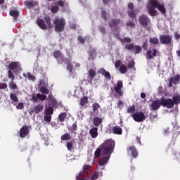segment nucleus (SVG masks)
<instances>
[{"label": "nucleus", "mask_w": 180, "mask_h": 180, "mask_svg": "<svg viewBox=\"0 0 180 180\" xmlns=\"http://www.w3.org/2000/svg\"><path fill=\"white\" fill-rule=\"evenodd\" d=\"M157 8L162 15L167 13V9L164 4H161L158 0H149L147 4L148 13L150 16H157V13H158L155 10Z\"/></svg>", "instance_id": "1"}, {"label": "nucleus", "mask_w": 180, "mask_h": 180, "mask_svg": "<svg viewBox=\"0 0 180 180\" xmlns=\"http://www.w3.org/2000/svg\"><path fill=\"white\" fill-rule=\"evenodd\" d=\"M115 141L112 139H108L101 144L100 146L101 148V156L112 155V153L115 150Z\"/></svg>", "instance_id": "2"}, {"label": "nucleus", "mask_w": 180, "mask_h": 180, "mask_svg": "<svg viewBox=\"0 0 180 180\" xmlns=\"http://www.w3.org/2000/svg\"><path fill=\"white\" fill-rule=\"evenodd\" d=\"M44 19L46 22L44 21L43 19H37L36 22L38 26L43 30H46V29H51V18H50V16H45Z\"/></svg>", "instance_id": "3"}, {"label": "nucleus", "mask_w": 180, "mask_h": 180, "mask_svg": "<svg viewBox=\"0 0 180 180\" xmlns=\"http://www.w3.org/2000/svg\"><path fill=\"white\" fill-rule=\"evenodd\" d=\"M180 103V95L174 96L172 99L165 98L163 100V105L167 108V109L172 108L174 105H179Z\"/></svg>", "instance_id": "4"}, {"label": "nucleus", "mask_w": 180, "mask_h": 180, "mask_svg": "<svg viewBox=\"0 0 180 180\" xmlns=\"http://www.w3.org/2000/svg\"><path fill=\"white\" fill-rule=\"evenodd\" d=\"M53 24L55 25V32H58L59 33L64 32L65 29V20L64 18H56Z\"/></svg>", "instance_id": "5"}, {"label": "nucleus", "mask_w": 180, "mask_h": 180, "mask_svg": "<svg viewBox=\"0 0 180 180\" xmlns=\"http://www.w3.org/2000/svg\"><path fill=\"white\" fill-rule=\"evenodd\" d=\"M164 101H165V98H161L160 100H155L150 105V108L152 110H158L161 106L163 108H167V105H164Z\"/></svg>", "instance_id": "6"}, {"label": "nucleus", "mask_w": 180, "mask_h": 180, "mask_svg": "<svg viewBox=\"0 0 180 180\" xmlns=\"http://www.w3.org/2000/svg\"><path fill=\"white\" fill-rule=\"evenodd\" d=\"M131 116L132 119H134V122H137V123H140L146 120V115H144V112L141 111L136 112L135 113L131 115Z\"/></svg>", "instance_id": "7"}, {"label": "nucleus", "mask_w": 180, "mask_h": 180, "mask_svg": "<svg viewBox=\"0 0 180 180\" xmlns=\"http://www.w3.org/2000/svg\"><path fill=\"white\" fill-rule=\"evenodd\" d=\"M160 41L161 44H171L172 43V36L171 35H160Z\"/></svg>", "instance_id": "8"}, {"label": "nucleus", "mask_w": 180, "mask_h": 180, "mask_svg": "<svg viewBox=\"0 0 180 180\" xmlns=\"http://www.w3.org/2000/svg\"><path fill=\"white\" fill-rule=\"evenodd\" d=\"M150 22V18L144 14L139 17V23L143 26V27H147Z\"/></svg>", "instance_id": "9"}, {"label": "nucleus", "mask_w": 180, "mask_h": 180, "mask_svg": "<svg viewBox=\"0 0 180 180\" xmlns=\"http://www.w3.org/2000/svg\"><path fill=\"white\" fill-rule=\"evenodd\" d=\"M127 6L128 9H129L127 11L128 16H129L131 19H136V18H137V15L134 13V4H133V3H129Z\"/></svg>", "instance_id": "10"}, {"label": "nucleus", "mask_w": 180, "mask_h": 180, "mask_svg": "<svg viewBox=\"0 0 180 180\" xmlns=\"http://www.w3.org/2000/svg\"><path fill=\"white\" fill-rule=\"evenodd\" d=\"M122 88H123V82L118 81L117 86L114 87V91L115 94H118V96H123V90H122Z\"/></svg>", "instance_id": "11"}, {"label": "nucleus", "mask_w": 180, "mask_h": 180, "mask_svg": "<svg viewBox=\"0 0 180 180\" xmlns=\"http://www.w3.org/2000/svg\"><path fill=\"white\" fill-rule=\"evenodd\" d=\"M126 50H129V51H132L135 54H139L141 52V47L140 46H126Z\"/></svg>", "instance_id": "12"}, {"label": "nucleus", "mask_w": 180, "mask_h": 180, "mask_svg": "<svg viewBox=\"0 0 180 180\" xmlns=\"http://www.w3.org/2000/svg\"><path fill=\"white\" fill-rule=\"evenodd\" d=\"M157 56V49H149L146 51V60H153Z\"/></svg>", "instance_id": "13"}, {"label": "nucleus", "mask_w": 180, "mask_h": 180, "mask_svg": "<svg viewBox=\"0 0 180 180\" xmlns=\"http://www.w3.org/2000/svg\"><path fill=\"white\" fill-rule=\"evenodd\" d=\"M29 133V127L23 125L20 129V137L21 139H25V137H26Z\"/></svg>", "instance_id": "14"}, {"label": "nucleus", "mask_w": 180, "mask_h": 180, "mask_svg": "<svg viewBox=\"0 0 180 180\" xmlns=\"http://www.w3.org/2000/svg\"><path fill=\"white\" fill-rule=\"evenodd\" d=\"M127 151L129 154L131 155V157L133 158H136L139 155V152H137V149H136V147L134 146H129L127 149Z\"/></svg>", "instance_id": "15"}, {"label": "nucleus", "mask_w": 180, "mask_h": 180, "mask_svg": "<svg viewBox=\"0 0 180 180\" xmlns=\"http://www.w3.org/2000/svg\"><path fill=\"white\" fill-rule=\"evenodd\" d=\"M68 131L72 134L77 135V130H78V125L77 124V122H75L72 126L68 127Z\"/></svg>", "instance_id": "16"}, {"label": "nucleus", "mask_w": 180, "mask_h": 180, "mask_svg": "<svg viewBox=\"0 0 180 180\" xmlns=\"http://www.w3.org/2000/svg\"><path fill=\"white\" fill-rule=\"evenodd\" d=\"M89 77L87 78V81L89 84H92V82L94 81V78L96 77V72L93 69H91L89 70Z\"/></svg>", "instance_id": "17"}, {"label": "nucleus", "mask_w": 180, "mask_h": 180, "mask_svg": "<svg viewBox=\"0 0 180 180\" xmlns=\"http://www.w3.org/2000/svg\"><path fill=\"white\" fill-rule=\"evenodd\" d=\"M99 72L101 75H104L105 78H106V79H108V81H110V79H112V77H110V73L106 71V70L101 68L99 70Z\"/></svg>", "instance_id": "18"}, {"label": "nucleus", "mask_w": 180, "mask_h": 180, "mask_svg": "<svg viewBox=\"0 0 180 180\" xmlns=\"http://www.w3.org/2000/svg\"><path fill=\"white\" fill-rule=\"evenodd\" d=\"M89 54L90 58H89V60H95V58H96V56H98V53H96V49L92 47L90 48Z\"/></svg>", "instance_id": "19"}, {"label": "nucleus", "mask_w": 180, "mask_h": 180, "mask_svg": "<svg viewBox=\"0 0 180 180\" xmlns=\"http://www.w3.org/2000/svg\"><path fill=\"white\" fill-rule=\"evenodd\" d=\"M109 158H110V155H104V157L99 160L98 165H105V164H108Z\"/></svg>", "instance_id": "20"}, {"label": "nucleus", "mask_w": 180, "mask_h": 180, "mask_svg": "<svg viewBox=\"0 0 180 180\" xmlns=\"http://www.w3.org/2000/svg\"><path fill=\"white\" fill-rule=\"evenodd\" d=\"M120 24V19L114 18L111 20L109 22L110 27H115V26H117Z\"/></svg>", "instance_id": "21"}, {"label": "nucleus", "mask_w": 180, "mask_h": 180, "mask_svg": "<svg viewBox=\"0 0 180 180\" xmlns=\"http://www.w3.org/2000/svg\"><path fill=\"white\" fill-rule=\"evenodd\" d=\"M89 134L92 139H96L98 137V128L94 127L89 130Z\"/></svg>", "instance_id": "22"}, {"label": "nucleus", "mask_w": 180, "mask_h": 180, "mask_svg": "<svg viewBox=\"0 0 180 180\" xmlns=\"http://www.w3.org/2000/svg\"><path fill=\"white\" fill-rule=\"evenodd\" d=\"M112 132L114 134H118L120 136H122L123 131L122 130V128L119 126H115L112 127Z\"/></svg>", "instance_id": "23"}, {"label": "nucleus", "mask_w": 180, "mask_h": 180, "mask_svg": "<svg viewBox=\"0 0 180 180\" xmlns=\"http://www.w3.org/2000/svg\"><path fill=\"white\" fill-rule=\"evenodd\" d=\"M88 96H84L80 98L79 105H80L82 108H84V106L88 104Z\"/></svg>", "instance_id": "24"}, {"label": "nucleus", "mask_w": 180, "mask_h": 180, "mask_svg": "<svg viewBox=\"0 0 180 180\" xmlns=\"http://www.w3.org/2000/svg\"><path fill=\"white\" fill-rule=\"evenodd\" d=\"M18 67H19V62H11L8 65V68L10 71H12L15 70V68H18Z\"/></svg>", "instance_id": "25"}, {"label": "nucleus", "mask_w": 180, "mask_h": 180, "mask_svg": "<svg viewBox=\"0 0 180 180\" xmlns=\"http://www.w3.org/2000/svg\"><path fill=\"white\" fill-rule=\"evenodd\" d=\"M93 123H94V126H96V127H98L102 123V119L100 118L99 117H95L93 119Z\"/></svg>", "instance_id": "26"}, {"label": "nucleus", "mask_w": 180, "mask_h": 180, "mask_svg": "<svg viewBox=\"0 0 180 180\" xmlns=\"http://www.w3.org/2000/svg\"><path fill=\"white\" fill-rule=\"evenodd\" d=\"M172 133V144L173 146H175V139L178 137V136H179L180 131L179 130H173Z\"/></svg>", "instance_id": "27"}, {"label": "nucleus", "mask_w": 180, "mask_h": 180, "mask_svg": "<svg viewBox=\"0 0 180 180\" xmlns=\"http://www.w3.org/2000/svg\"><path fill=\"white\" fill-rule=\"evenodd\" d=\"M60 139L62 141H70V140H71V135L70 134L66 133L62 135Z\"/></svg>", "instance_id": "28"}, {"label": "nucleus", "mask_w": 180, "mask_h": 180, "mask_svg": "<svg viewBox=\"0 0 180 180\" xmlns=\"http://www.w3.org/2000/svg\"><path fill=\"white\" fill-rule=\"evenodd\" d=\"M89 169H91V165H84L83 166V171L79 172V175H84V174H86V172H88V171H89Z\"/></svg>", "instance_id": "29"}, {"label": "nucleus", "mask_w": 180, "mask_h": 180, "mask_svg": "<svg viewBox=\"0 0 180 180\" xmlns=\"http://www.w3.org/2000/svg\"><path fill=\"white\" fill-rule=\"evenodd\" d=\"M43 109H44V107L41 104H39L37 106L34 107V110L35 113H40V112H43Z\"/></svg>", "instance_id": "30"}, {"label": "nucleus", "mask_w": 180, "mask_h": 180, "mask_svg": "<svg viewBox=\"0 0 180 180\" xmlns=\"http://www.w3.org/2000/svg\"><path fill=\"white\" fill-rule=\"evenodd\" d=\"M24 4L27 6V8H28V9H30L32 8H34V6L36 5V2H34V1H25Z\"/></svg>", "instance_id": "31"}, {"label": "nucleus", "mask_w": 180, "mask_h": 180, "mask_svg": "<svg viewBox=\"0 0 180 180\" xmlns=\"http://www.w3.org/2000/svg\"><path fill=\"white\" fill-rule=\"evenodd\" d=\"M68 59L67 58H64V56H60L58 58H56V61L58 64H63L64 62H67Z\"/></svg>", "instance_id": "32"}, {"label": "nucleus", "mask_w": 180, "mask_h": 180, "mask_svg": "<svg viewBox=\"0 0 180 180\" xmlns=\"http://www.w3.org/2000/svg\"><path fill=\"white\" fill-rule=\"evenodd\" d=\"M127 113H131V115H134L136 112V105H132L131 106L129 107L127 110Z\"/></svg>", "instance_id": "33"}, {"label": "nucleus", "mask_w": 180, "mask_h": 180, "mask_svg": "<svg viewBox=\"0 0 180 180\" xmlns=\"http://www.w3.org/2000/svg\"><path fill=\"white\" fill-rule=\"evenodd\" d=\"M10 15L11 16H13V18L16 19L18 16H19V11L18 10H11L10 11Z\"/></svg>", "instance_id": "34"}, {"label": "nucleus", "mask_w": 180, "mask_h": 180, "mask_svg": "<svg viewBox=\"0 0 180 180\" xmlns=\"http://www.w3.org/2000/svg\"><path fill=\"white\" fill-rule=\"evenodd\" d=\"M77 40H78V41H79L82 44H84V43H85V41H86V40H89V37H82V36H79V37H77Z\"/></svg>", "instance_id": "35"}, {"label": "nucleus", "mask_w": 180, "mask_h": 180, "mask_svg": "<svg viewBox=\"0 0 180 180\" xmlns=\"http://www.w3.org/2000/svg\"><path fill=\"white\" fill-rule=\"evenodd\" d=\"M65 117H67V112H62L58 115L59 122H64L65 120Z\"/></svg>", "instance_id": "36"}, {"label": "nucleus", "mask_w": 180, "mask_h": 180, "mask_svg": "<svg viewBox=\"0 0 180 180\" xmlns=\"http://www.w3.org/2000/svg\"><path fill=\"white\" fill-rule=\"evenodd\" d=\"M54 113V109L53 107H49L48 108L45 109V115H49L51 116Z\"/></svg>", "instance_id": "37"}, {"label": "nucleus", "mask_w": 180, "mask_h": 180, "mask_svg": "<svg viewBox=\"0 0 180 180\" xmlns=\"http://www.w3.org/2000/svg\"><path fill=\"white\" fill-rule=\"evenodd\" d=\"M120 72H121V74H126V72H127V66H126V65H121L120 67Z\"/></svg>", "instance_id": "38"}, {"label": "nucleus", "mask_w": 180, "mask_h": 180, "mask_svg": "<svg viewBox=\"0 0 180 180\" xmlns=\"http://www.w3.org/2000/svg\"><path fill=\"white\" fill-rule=\"evenodd\" d=\"M10 98L11 99V101H13V102H18L19 98H18V96H16V94L15 93H12L10 94Z\"/></svg>", "instance_id": "39"}, {"label": "nucleus", "mask_w": 180, "mask_h": 180, "mask_svg": "<svg viewBox=\"0 0 180 180\" xmlns=\"http://www.w3.org/2000/svg\"><path fill=\"white\" fill-rule=\"evenodd\" d=\"M8 78L11 80V82H13V81H15V75H13L12 70L8 71Z\"/></svg>", "instance_id": "40"}, {"label": "nucleus", "mask_w": 180, "mask_h": 180, "mask_svg": "<svg viewBox=\"0 0 180 180\" xmlns=\"http://www.w3.org/2000/svg\"><path fill=\"white\" fill-rule=\"evenodd\" d=\"M101 153H102V148H101V146H99V148H97L94 153L95 158H99V157H101Z\"/></svg>", "instance_id": "41"}, {"label": "nucleus", "mask_w": 180, "mask_h": 180, "mask_svg": "<svg viewBox=\"0 0 180 180\" xmlns=\"http://www.w3.org/2000/svg\"><path fill=\"white\" fill-rule=\"evenodd\" d=\"M66 64L68 71H69V72H72V64H71L69 59L66 61Z\"/></svg>", "instance_id": "42"}, {"label": "nucleus", "mask_w": 180, "mask_h": 180, "mask_svg": "<svg viewBox=\"0 0 180 180\" xmlns=\"http://www.w3.org/2000/svg\"><path fill=\"white\" fill-rule=\"evenodd\" d=\"M40 92H41V94H44V95H49L50 91H49V89L45 86H41L40 88Z\"/></svg>", "instance_id": "43"}, {"label": "nucleus", "mask_w": 180, "mask_h": 180, "mask_svg": "<svg viewBox=\"0 0 180 180\" xmlns=\"http://www.w3.org/2000/svg\"><path fill=\"white\" fill-rule=\"evenodd\" d=\"M27 77L30 81H36V76L32 75L30 72L27 73Z\"/></svg>", "instance_id": "44"}, {"label": "nucleus", "mask_w": 180, "mask_h": 180, "mask_svg": "<svg viewBox=\"0 0 180 180\" xmlns=\"http://www.w3.org/2000/svg\"><path fill=\"white\" fill-rule=\"evenodd\" d=\"M58 11H60V7H58V6H53L51 8V12H52V13H57Z\"/></svg>", "instance_id": "45"}, {"label": "nucleus", "mask_w": 180, "mask_h": 180, "mask_svg": "<svg viewBox=\"0 0 180 180\" xmlns=\"http://www.w3.org/2000/svg\"><path fill=\"white\" fill-rule=\"evenodd\" d=\"M150 43H151V44H159L160 41L158 40V38H150Z\"/></svg>", "instance_id": "46"}, {"label": "nucleus", "mask_w": 180, "mask_h": 180, "mask_svg": "<svg viewBox=\"0 0 180 180\" xmlns=\"http://www.w3.org/2000/svg\"><path fill=\"white\" fill-rule=\"evenodd\" d=\"M120 41H121V43H131V39L129 37H125L123 39H120Z\"/></svg>", "instance_id": "47"}, {"label": "nucleus", "mask_w": 180, "mask_h": 180, "mask_svg": "<svg viewBox=\"0 0 180 180\" xmlns=\"http://www.w3.org/2000/svg\"><path fill=\"white\" fill-rule=\"evenodd\" d=\"M108 15V13H106V11L104 9L101 10V17L103 18V20H108V17H106Z\"/></svg>", "instance_id": "48"}, {"label": "nucleus", "mask_w": 180, "mask_h": 180, "mask_svg": "<svg viewBox=\"0 0 180 180\" xmlns=\"http://www.w3.org/2000/svg\"><path fill=\"white\" fill-rule=\"evenodd\" d=\"M98 109H99V103H93V105H92L93 112H96V110H98Z\"/></svg>", "instance_id": "49"}, {"label": "nucleus", "mask_w": 180, "mask_h": 180, "mask_svg": "<svg viewBox=\"0 0 180 180\" xmlns=\"http://www.w3.org/2000/svg\"><path fill=\"white\" fill-rule=\"evenodd\" d=\"M180 80V75H176L174 76V79H172L173 83L174 84H178Z\"/></svg>", "instance_id": "50"}, {"label": "nucleus", "mask_w": 180, "mask_h": 180, "mask_svg": "<svg viewBox=\"0 0 180 180\" xmlns=\"http://www.w3.org/2000/svg\"><path fill=\"white\" fill-rule=\"evenodd\" d=\"M37 96L38 99H40V101H46V98H47V96L41 94H37Z\"/></svg>", "instance_id": "51"}, {"label": "nucleus", "mask_w": 180, "mask_h": 180, "mask_svg": "<svg viewBox=\"0 0 180 180\" xmlns=\"http://www.w3.org/2000/svg\"><path fill=\"white\" fill-rule=\"evenodd\" d=\"M44 119L45 122H48V123H50V122H51V115L45 114Z\"/></svg>", "instance_id": "52"}, {"label": "nucleus", "mask_w": 180, "mask_h": 180, "mask_svg": "<svg viewBox=\"0 0 180 180\" xmlns=\"http://www.w3.org/2000/svg\"><path fill=\"white\" fill-rule=\"evenodd\" d=\"M61 56H63V54H61V52L60 51H55L53 52V56L55 57V58H58L59 57H61Z\"/></svg>", "instance_id": "53"}, {"label": "nucleus", "mask_w": 180, "mask_h": 180, "mask_svg": "<svg viewBox=\"0 0 180 180\" xmlns=\"http://www.w3.org/2000/svg\"><path fill=\"white\" fill-rule=\"evenodd\" d=\"M66 147L69 151H72V147H73L72 142L71 141L68 142L66 144Z\"/></svg>", "instance_id": "54"}, {"label": "nucleus", "mask_w": 180, "mask_h": 180, "mask_svg": "<svg viewBox=\"0 0 180 180\" xmlns=\"http://www.w3.org/2000/svg\"><path fill=\"white\" fill-rule=\"evenodd\" d=\"M10 89H18V85L15 83H13V81L11 82L9 84Z\"/></svg>", "instance_id": "55"}, {"label": "nucleus", "mask_w": 180, "mask_h": 180, "mask_svg": "<svg viewBox=\"0 0 180 180\" xmlns=\"http://www.w3.org/2000/svg\"><path fill=\"white\" fill-rule=\"evenodd\" d=\"M99 178V174L98 173H94L92 176H91V180H96Z\"/></svg>", "instance_id": "56"}, {"label": "nucleus", "mask_w": 180, "mask_h": 180, "mask_svg": "<svg viewBox=\"0 0 180 180\" xmlns=\"http://www.w3.org/2000/svg\"><path fill=\"white\" fill-rule=\"evenodd\" d=\"M136 65V63H134V60L129 62L128 63V68H134V65Z\"/></svg>", "instance_id": "57"}, {"label": "nucleus", "mask_w": 180, "mask_h": 180, "mask_svg": "<svg viewBox=\"0 0 180 180\" xmlns=\"http://www.w3.org/2000/svg\"><path fill=\"white\" fill-rule=\"evenodd\" d=\"M57 5H58L59 6H60V8H64V1H63V0H60L56 1Z\"/></svg>", "instance_id": "58"}, {"label": "nucleus", "mask_w": 180, "mask_h": 180, "mask_svg": "<svg viewBox=\"0 0 180 180\" xmlns=\"http://www.w3.org/2000/svg\"><path fill=\"white\" fill-rule=\"evenodd\" d=\"M121 65L122 61H120V60H117L115 63V68H119V67H121Z\"/></svg>", "instance_id": "59"}, {"label": "nucleus", "mask_w": 180, "mask_h": 180, "mask_svg": "<svg viewBox=\"0 0 180 180\" xmlns=\"http://www.w3.org/2000/svg\"><path fill=\"white\" fill-rule=\"evenodd\" d=\"M99 30L103 34H105V33H106V29L105 28V27H100Z\"/></svg>", "instance_id": "60"}, {"label": "nucleus", "mask_w": 180, "mask_h": 180, "mask_svg": "<svg viewBox=\"0 0 180 180\" xmlns=\"http://www.w3.org/2000/svg\"><path fill=\"white\" fill-rule=\"evenodd\" d=\"M52 106L53 108H57V106H58V103L56 101V100H53Z\"/></svg>", "instance_id": "61"}, {"label": "nucleus", "mask_w": 180, "mask_h": 180, "mask_svg": "<svg viewBox=\"0 0 180 180\" xmlns=\"http://www.w3.org/2000/svg\"><path fill=\"white\" fill-rule=\"evenodd\" d=\"M8 88L7 84H0V89H6Z\"/></svg>", "instance_id": "62"}, {"label": "nucleus", "mask_w": 180, "mask_h": 180, "mask_svg": "<svg viewBox=\"0 0 180 180\" xmlns=\"http://www.w3.org/2000/svg\"><path fill=\"white\" fill-rule=\"evenodd\" d=\"M17 109L22 110L23 109V103H19L18 105L16 106Z\"/></svg>", "instance_id": "63"}, {"label": "nucleus", "mask_w": 180, "mask_h": 180, "mask_svg": "<svg viewBox=\"0 0 180 180\" xmlns=\"http://www.w3.org/2000/svg\"><path fill=\"white\" fill-rule=\"evenodd\" d=\"M127 25V26H129L131 27H134V26H135L134 22H133L131 21H129Z\"/></svg>", "instance_id": "64"}]
</instances>
